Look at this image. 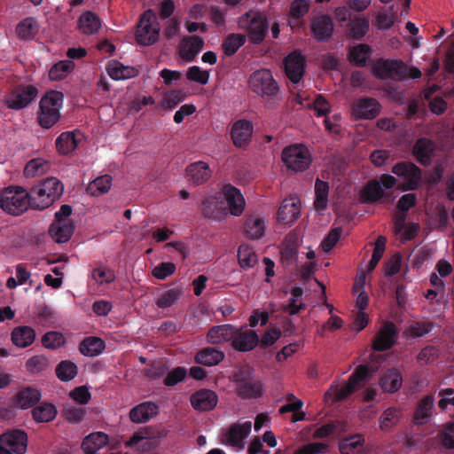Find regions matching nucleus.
<instances>
[{
    "mask_svg": "<svg viewBox=\"0 0 454 454\" xmlns=\"http://www.w3.org/2000/svg\"><path fill=\"white\" fill-rule=\"evenodd\" d=\"M32 208L44 209L59 200L64 192L62 182L57 177H48L30 189Z\"/></svg>",
    "mask_w": 454,
    "mask_h": 454,
    "instance_id": "obj_1",
    "label": "nucleus"
},
{
    "mask_svg": "<svg viewBox=\"0 0 454 454\" xmlns=\"http://www.w3.org/2000/svg\"><path fill=\"white\" fill-rule=\"evenodd\" d=\"M29 207H32L30 192L20 186H10L0 194V207L10 215H20Z\"/></svg>",
    "mask_w": 454,
    "mask_h": 454,
    "instance_id": "obj_2",
    "label": "nucleus"
},
{
    "mask_svg": "<svg viewBox=\"0 0 454 454\" xmlns=\"http://www.w3.org/2000/svg\"><path fill=\"white\" fill-rule=\"evenodd\" d=\"M63 103V94L51 90L40 100L38 122L43 129L51 128L60 118L59 110Z\"/></svg>",
    "mask_w": 454,
    "mask_h": 454,
    "instance_id": "obj_3",
    "label": "nucleus"
},
{
    "mask_svg": "<svg viewBox=\"0 0 454 454\" xmlns=\"http://www.w3.org/2000/svg\"><path fill=\"white\" fill-rule=\"evenodd\" d=\"M239 25L241 28L248 30L249 41L254 44L263 42L269 28L267 18L262 12L252 10L239 18Z\"/></svg>",
    "mask_w": 454,
    "mask_h": 454,
    "instance_id": "obj_4",
    "label": "nucleus"
},
{
    "mask_svg": "<svg viewBox=\"0 0 454 454\" xmlns=\"http://www.w3.org/2000/svg\"><path fill=\"white\" fill-rule=\"evenodd\" d=\"M391 172L403 179L398 189L403 192L418 190L422 183V170L411 161H399L395 163Z\"/></svg>",
    "mask_w": 454,
    "mask_h": 454,
    "instance_id": "obj_5",
    "label": "nucleus"
},
{
    "mask_svg": "<svg viewBox=\"0 0 454 454\" xmlns=\"http://www.w3.org/2000/svg\"><path fill=\"white\" fill-rule=\"evenodd\" d=\"M237 394L242 399L258 398L262 395V386L249 367H243L235 374Z\"/></svg>",
    "mask_w": 454,
    "mask_h": 454,
    "instance_id": "obj_6",
    "label": "nucleus"
},
{
    "mask_svg": "<svg viewBox=\"0 0 454 454\" xmlns=\"http://www.w3.org/2000/svg\"><path fill=\"white\" fill-rule=\"evenodd\" d=\"M249 87L262 98H271L278 92V85L269 69L254 71L249 77Z\"/></svg>",
    "mask_w": 454,
    "mask_h": 454,
    "instance_id": "obj_7",
    "label": "nucleus"
},
{
    "mask_svg": "<svg viewBox=\"0 0 454 454\" xmlns=\"http://www.w3.org/2000/svg\"><path fill=\"white\" fill-rule=\"evenodd\" d=\"M282 160L289 169L301 172L310 165L311 155L305 145L295 144L284 148Z\"/></svg>",
    "mask_w": 454,
    "mask_h": 454,
    "instance_id": "obj_8",
    "label": "nucleus"
},
{
    "mask_svg": "<svg viewBox=\"0 0 454 454\" xmlns=\"http://www.w3.org/2000/svg\"><path fill=\"white\" fill-rule=\"evenodd\" d=\"M160 25L151 10L146 11L141 17L136 33L138 44L150 46L159 38Z\"/></svg>",
    "mask_w": 454,
    "mask_h": 454,
    "instance_id": "obj_9",
    "label": "nucleus"
},
{
    "mask_svg": "<svg viewBox=\"0 0 454 454\" xmlns=\"http://www.w3.org/2000/svg\"><path fill=\"white\" fill-rule=\"evenodd\" d=\"M27 447V435L20 429H15L0 436V454H24Z\"/></svg>",
    "mask_w": 454,
    "mask_h": 454,
    "instance_id": "obj_10",
    "label": "nucleus"
},
{
    "mask_svg": "<svg viewBox=\"0 0 454 454\" xmlns=\"http://www.w3.org/2000/svg\"><path fill=\"white\" fill-rule=\"evenodd\" d=\"M37 94L38 90L35 85H18L5 98L4 104L9 109L20 110L31 104L37 97Z\"/></svg>",
    "mask_w": 454,
    "mask_h": 454,
    "instance_id": "obj_11",
    "label": "nucleus"
},
{
    "mask_svg": "<svg viewBox=\"0 0 454 454\" xmlns=\"http://www.w3.org/2000/svg\"><path fill=\"white\" fill-rule=\"evenodd\" d=\"M374 370L368 364H360L350 375L346 385L336 389V399L342 401L347 399L355 391H356L363 381L368 379Z\"/></svg>",
    "mask_w": 454,
    "mask_h": 454,
    "instance_id": "obj_12",
    "label": "nucleus"
},
{
    "mask_svg": "<svg viewBox=\"0 0 454 454\" xmlns=\"http://www.w3.org/2000/svg\"><path fill=\"white\" fill-rule=\"evenodd\" d=\"M372 73L380 79L403 80L406 66L402 60L379 59L372 67Z\"/></svg>",
    "mask_w": 454,
    "mask_h": 454,
    "instance_id": "obj_13",
    "label": "nucleus"
},
{
    "mask_svg": "<svg viewBox=\"0 0 454 454\" xmlns=\"http://www.w3.org/2000/svg\"><path fill=\"white\" fill-rule=\"evenodd\" d=\"M220 199L225 203L227 211L235 215H240L245 208V199L240 191L231 184H226L218 193Z\"/></svg>",
    "mask_w": 454,
    "mask_h": 454,
    "instance_id": "obj_14",
    "label": "nucleus"
},
{
    "mask_svg": "<svg viewBox=\"0 0 454 454\" xmlns=\"http://www.w3.org/2000/svg\"><path fill=\"white\" fill-rule=\"evenodd\" d=\"M398 335V329L392 322L385 323L372 341V348L375 351L382 352L390 349L395 343Z\"/></svg>",
    "mask_w": 454,
    "mask_h": 454,
    "instance_id": "obj_15",
    "label": "nucleus"
},
{
    "mask_svg": "<svg viewBox=\"0 0 454 454\" xmlns=\"http://www.w3.org/2000/svg\"><path fill=\"white\" fill-rule=\"evenodd\" d=\"M437 145L428 137H419L414 143L411 153L417 161L422 166L427 167L432 163L435 155Z\"/></svg>",
    "mask_w": 454,
    "mask_h": 454,
    "instance_id": "obj_16",
    "label": "nucleus"
},
{
    "mask_svg": "<svg viewBox=\"0 0 454 454\" xmlns=\"http://www.w3.org/2000/svg\"><path fill=\"white\" fill-rule=\"evenodd\" d=\"M380 112V105L372 98H362L356 100L352 106V114L356 120H372Z\"/></svg>",
    "mask_w": 454,
    "mask_h": 454,
    "instance_id": "obj_17",
    "label": "nucleus"
},
{
    "mask_svg": "<svg viewBox=\"0 0 454 454\" xmlns=\"http://www.w3.org/2000/svg\"><path fill=\"white\" fill-rule=\"evenodd\" d=\"M254 132L253 123L246 119L236 121L231 129V137L236 147H244L247 145Z\"/></svg>",
    "mask_w": 454,
    "mask_h": 454,
    "instance_id": "obj_18",
    "label": "nucleus"
},
{
    "mask_svg": "<svg viewBox=\"0 0 454 454\" xmlns=\"http://www.w3.org/2000/svg\"><path fill=\"white\" fill-rule=\"evenodd\" d=\"M285 71L293 83H298L305 73L304 57L297 51L287 55L285 59Z\"/></svg>",
    "mask_w": 454,
    "mask_h": 454,
    "instance_id": "obj_19",
    "label": "nucleus"
},
{
    "mask_svg": "<svg viewBox=\"0 0 454 454\" xmlns=\"http://www.w3.org/2000/svg\"><path fill=\"white\" fill-rule=\"evenodd\" d=\"M310 29L316 41L327 42L333 35V23L328 15H318L311 20Z\"/></svg>",
    "mask_w": 454,
    "mask_h": 454,
    "instance_id": "obj_20",
    "label": "nucleus"
},
{
    "mask_svg": "<svg viewBox=\"0 0 454 454\" xmlns=\"http://www.w3.org/2000/svg\"><path fill=\"white\" fill-rule=\"evenodd\" d=\"M190 401L194 410L199 411H209L216 406L218 396L213 390L201 388L191 395Z\"/></svg>",
    "mask_w": 454,
    "mask_h": 454,
    "instance_id": "obj_21",
    "label": "nucleus"
},
{
    "mask_svg": "<svg viewBox=\"0 0 454 454\" xmlns=\"http://www.w3.org/2000/svg\"><path fill=\"white\" fill-rule=\"evenodd\" d=\"M201 211L205 217L217 221H221L227 215V207L220 199L219 194L205 198L202 201Z\"/></svg>",
    "mask_w": 454,
    "mask_h": 454,
    "instance_id": "obj_22",
    "label": "nucleus"
},
{
    "mask_svg": "<svg viewBox=\"0 0 454 454\" xmlns=\"http://www.w3.org/2000/svg\"><path fill=\"white\" fill-rule=\"evenodd\" d=\"M204 46V40L199 35L184 37L178 47L180 57L187 62H192Z\"/></svg>",
    "mask_w": 454,
    "mask_h": 454,
    "instance_id": "obj_23",
    "label": "nucleus"
},
{
    "mask_svg": "<svg viewBox=\"0 0 454 454\" xmlns=\"http://www.w3.org/2000/svg\"><path fill=\"white\" fill-rule=\"evenodd\" d=\"M41 399V392L31 387L20 388L12 397V404L20 409L33 407Z\"/></svg>",
    "mask_w": 454,
    "mask_h": 454,
    "instance_id": "obj_24",
    "label": "nucleus"
},
{
    "mask_svg": "<svg viewBox=\"0 0 454 454\" xmlns=\"http://www.w3.org/2000/svg\"><path fill=\"white\" fill-rule=\"evenodd\" d=\"M159 413V406L153 402H144L132 408L129 419L134 423H145Z\"/></svg>",
    "mask_w": 454,
    "mask_h": 454,
    "instance_id": "obj_25",
    "label": "nucleus"
},
{
    "mask_svg": "<svg viewBox=\"0 0 454 454\" xmlns=\"http://www.w3.org/2000/svg\"><path fill=\"white\" fill-rule=\"evenodd\" d=\"M259 343V337L255 331L248 330L244 333L234 334L231 341L232 348L240 352H247L254 349Z\"/></svg>",
    "mask_w": 454,
    "mask_h": 454,
    "instance_id": "obj_26",
    "label": "nucleus"
},
{
    "mask_svg": "<svg viewBox=\"0 0 454 454\" xmlns=\"http://www.w3.org/2000/svg\"><path fill=\"white\" fill-rule=\"evenodd\" d=\"M251 428V421H246L241 424L234 423L231 425L224 435L230 445L233 447H239L243 440L250 434Z\"/></svg>",
    "mask_w": 454,
    "mask_h": 454,
    "instance_id": "obj_27",
    "label": "nucleus"
},
{
    "mask_svg": "<svg viewBox=\"0 0 454 454\" xmlns=\"http://www.w3.org/2000/svg\"><path fill=\"white\" fill-rule=\"evenodd\" d=\"M35 336V331L31 326L19 325L12 329L11 340L13 345L24 348L33 344Z\"/></svg>",
    "mask_w": 454,
    "mask_h": 454,
    "instance_id": "obj_28",
    "label": "nucleus"
},
{
    "mask_svg": "<svg viewBox=\"0 0 454 454\" xmlns=\"http://www.w3.org/2000/svg\"><path fill=\"white\" fill-rule=\"evenodd\" d=\"M434 402L433 395H426L418 403L413 414L415 424L424 425L429 422L433 414Z\"/></svg>",
    "mask_w": 454,
    "mask_h": 454,
    "instance_id": "obj_29",
    "label": "nucleus"
},
{
    "mask_svg": "<svg viewBox=\"0 0 454 454\" xmlns=\"http://www.w3.org/2000/svg\"><path fill=\"white\" fill-rule=\"evenodd\" d=\"M189 181L195 185H200L209 179L211 170L208 165L203 161H197L186 168Z\"/></svg>",
    "mask_w": 454,
    "mask_h": 454,
    "instance_id": "obj_30",
    "label": "nucleus"
},
{
    "mask_svg": "<svg viewBox=\"0 0 454 454\" xmlns=\"http://www.w3.org/2000/svg\"><path fill=\"white\" fill-rule=\"evenodd\" d=\"M108 435L103 432H95L86 436L82 442V449L85 454H98L97 452L108 443Z\"/></svg>",
    "mask_w": 454,
    "mask_h": 454,
    "instance_id": "obj_31",
    "label": "nucleus"
},
{
    "mask_svg": "<svg viewBox=\"0 0 454 454\" xmlns=\"http://www.w3.org/2000/svg\"><path fill=\"white\" fill-rule=\"evenodd\" d=\"M265 227L264 219L258 215H247L245 220L244 231L251 239H261L264 235Z\"/></svg>",
    "mask_w": 454,
    "mask_h": 454,
    "instance_id": "obj_32",
    "label": "nucleus"
},
{
    "mask_svg": "<svg viewBox=\"0 0 454 454\" xmlns=\"http://www.w3.org/2000/svg\"><path fill=\"white\" fill-rule=\"evenodd\" d=\"M74 230L72 222H54L49 228V234L57 243H65L70 239Z\"/></svg>",
    "mask_w": 454,
    "mask_h": 454,
    "instance_id": "obj_33",
    "label": "nucleus"
},
{
    "mask_svg": "<svg viewBox=\"0 0 454 454\" xmlns=\"http://www.w3.org/2000/svg\"><path fill=\"white\" fill-rule=\"evenodd\" d=\"M300 215V209L294 199H286L281 203L278 219L280 223L288 224L294 223Z\"/></svg>",
    "mask_w": 454,
    "mask_h": 454,
    "instance_id": "obj_34",
    "label": "nucleus"
},
{
    "mask_svg": "<svg viewBox=\"0 0 454 454\" xmlns=\"http://www.w3.org/2000/svg\"><path fill=\"white\" fill-rule=\"evenodd\" d=\"M236 333V329L231 325L213 326L207 332V340L210 343L218 344L231 340Z\"/></svg>",
    "mask_w": 454,
    "mask_h": 454,
    "instance_id": "obj_35",
    "label": "nucleus"
},
{
    "mask_svg": "<svg viewBox=\"0 0 454 454\" xmlns=\"http://www.w3.org/2000/svg\"><path fill=\"white\" fill-rule=\"evenodd\" d=\"M403 418V411L397 407L385 410L379 419L380 429L383 432L391 431Z\"/></svg>",
    "mask_w": 454,
    "mask_h": 454,
    "instance_id": "obj_36",
    "label": "nucleus"
},
{
    "mask_svg": "<svg viewBox=\"0 0 454 454\" xmlns=\"http://www.w3.org/2000/svg\"><path fill=\"white\" fill-rule=\"evenodd\" d=\"M78 27L84 35H93L101 27V20L93 12H84L78 20Z\"/></svg>",
    "mask_w": 454,
    "mask_h": 454,
    "instance_id": "obj_37",
    "label": "nucleus"
},
{
    "mask_svg": "<svg viewBox=\"0 0 454 454\" xmlns=\"http://www.w3.org/2000/svg\"><path fill=\"white\" fill-rule=\"evenodd\" d=\"M108 75L114 80H125L137 74V70L129 66H123L121 62L113 60L106 67Z\"/></svg>",
    "mask_w": 454,
    "mask_h": 454,
    "instance_id": "obj_38",
    "label": "nucleus"
},
{
    "mask_svg": "<svg viewBox=\"0 0 454 454\" xmlns=\"http://www.w3.org/2000/svg\"><path fill=\"white\" fill-rule=\"evenodd\" d=\"M224 358L223 352L215 348H204L195 356V362L204 366H214Z\"/></svg>",
    "mask_w": 454,
    "mask_h": 454,
    "instance_id": "obj_39",
    "label": "nucleus"
},
{
    "mask_svg": "<svg viewBox=\"0 0 454 454\" xmlns=\"http://www.w3.org/2000/svg\"><path fill=\"white\" fill-rule=\"evenodd\" d=\"M39 31V24L33 17L20 20L16 27V34L20 39L31 40Z\"/></svg>",
    "mask_w": 454,
    "mask_h": 454,
    "instance_id": "obj_40",
    "label": "nucleus"
},
{
    "mask_svg": "<svg viewBox=\"0 0 454 454\" xmlns=\"http://www.w3.org/2000/svg\"><path fill=\"white\" fill-rule=\"evenodd\" d=\"M403 377L401 373L395 370L391 369L386 372L380 379V387L383 390L395 393L402 387Z\"/></svg>",
    "mask_w": 454,
    "mask_h": 454,
    "instance_id": "obj_41",
    "label": "nucleus"
},
{
    "mask_svg": "<svg viewBox=\"0 0 454 454\" xmlns=\"http://www.w3.org/2000/svg\"><path fill=\"white\" fill-rule=\"evenodd\" d=\"M105 342L98 337L85 338L79 345V351L88 356H96L105 349Z\"/></svg>",
    "mask_w": 454,
    "mask_h": 454,
    "instance_id": "obj_42",
    "label": "nucleus"
},
{
    "mask_svg": "<svg viewBox=\"0 0 454 454\" xmlns=\"http://www.w3.org/2000/svg\"><path fill=\"white\" fill-rule=\"evenodd\" d=\"M303 290L301 287H293L291 290V298L288 300L286 304L283 305L282 311L293 316L300 313L301 310H304L307 308V305L304 302L298 303V300L301 298Z\"/></svg>",
    "mask_w": 454,
    "mask_h": 454,
    "instance_id": "obj_43",
    "label": "nucleus"
},
{
    "mask_svg": "<svg viewBox=\"0 0 454 454\" xmlns=\"http://www.w3.org/2000/svg\"><path fill=\"white\" fill-rule=\"evenodd\" d=\"M385 196L380 184L376 179L369 181L362 191L361 197L364 202L374 203Z\"/></svg>",
    "mask_w": 454,
    "mask_h": 454,
    "instance_id": "obj_44",
    "label": "nucleus"
},
{
    "mask_svg": "<svg viewBox=\"0 0 454 454\" xmlns=\"http://www.w3.org/2000/svg\"><path fill=\"white\" fill-rule=\"evenodd\" d=\"M57 151L61 154H68L74 151L77 146V139L74 131L61 133L55 142Z\"/></svg>",
    "mask_w": 454,
    "mask_h": 454,
    "instance_id": "obj_45",
    "label": "nucleus"
},
{
    "mask_svg": "<svg viewBox=\"0 0 454 454\" xmlns=\"http://www.w3.org/2000/svg\"><path fill=\"white\" fill-rule=\"evenodd\" d=\"M329 184L319 178L315 183V201L314 207L317 210L322 211L326 209L328 204Z\"/></svg>",
    "mask_w": 454,
    "mask_h": 454,
    "instance_id": "obj_46",
    "label": "nucleus"
},
{
    "mask_svg": "<svg viewBox=\"0 0 454 454\" xmlns=\"http://www.w3.org/2000/svg\"><path fill=\"white\" fill-rule=\"evenodd\" d=\"M55 373L59 380L67 382L76 377L78 367L70 360H63L56 366Z\"/></svg>",
    "mask_w": 454,
    "mask_h": 454,
    "instance_id": "obj_47",
    "label": "nucleus"
},
{
    "mask_svg": "<svg viewBox=\"0 0 454 454\" xmlns=\"http://www.w3.org/2000/svg\"><path fill=\"white\" fill-rule=\"evenodd\" d=\"M246 40V35L242 34L229 35L222 43L223 53L228 57L234 55L245 44Z\"/></svg>",
    "mask_w": 454,
    "mask_h": 454,
    "instance_id": "obj_48",
    "label": "nucleus"
},
{
    "mask_svg": "<svg viewBox=\"0 0 454 454\" xmlns=\"http://www.w3.org/2000/svg\"><path fill=\"white\" fill-rule=\"evenodd\" d=\"M32 415L36 422H50L55 419L57 410L53 404L43 403L32 410Z\"/></svg>",
    "mask_w": 454,
    "mask_h": 454,
    "instance_id": "obj_49",
    "label": "nucleus"
},
{
    "mask_svg": "<svg viewBox=\"0 0 454 454\" xmlns=\"http://www.w3.org/2000/svg\"><path fill=\"white\" fill-rule=\"evenodd\" d=\"M111 185L112 176L110 175H104L90 182L87 187V192L92 196H99L107 192Z\"/></svg>",
    "mask_w": 454,
    "mask_h": 454,
    "instance_id": "obj_50",
    "label": "nucleus"
},
{
    "mask_svg": "<svg viewBox=\"0 0 454 454\" xmlns=\"http://www.w3.org/2000/svg\"><path fill=\"white\" fill-rule=\"evenodd\" d=\"M370 53L371 48L367 44H359L349 51L348 60L357 67H364Z\"/></svg>",
    "mask_w": 454,
    "mask_h": 454,
    "instance_id": "obj_51",
    "label": "nucleus"
},
{
    "mask_svg": "<svg viewBox=\"0 0 454 454\" xmlns=\"http://www.w3.org/2000/svg\"><path fill=\"white\" fill-rule=\"evenodd\" d=\"M238 260L241 268H252L257 262V255L250 246L242 244L238 249Z\"/></svg>",
    "mask_w": 454,
    "mask_h": 454,
    "instance_id": "obj_52",
    "label": "nucleus"
},
{
    "mask_svg": "<svg viewBox=\"0 0 454 454\" xmlns=\"http://www.w3.org/2000/svg\"><path fill=\"white\" fill-rule=\"evenodd\" d=\"M74 67L72 60H62L51 67L49 71V77L52 81L64 79Z\"/></svg>",
    "mask_w": 454,
    "mask_h": 454,
    "instance_id": "obj_53",
    "label": "nucleus"
},
{
    "mask_svg": "<svg viewBox=\"0 0 454 454\" xmlns=\"http://www.w3.org/2000/svg\"><path fill=\"white\" fill-rule=\"evenodd\" d=\"M49 168V163L42 159L29 160L24 168V175L27 178L44 174Z\"/></svg>",
    "mask_w": 454,
    "mask_h": 454,
    "instance_id": "obj_54",
    "label": "nucleus"
},
{
    "mask_svg": "<svg viewBox=\"0 0 454 454\" xmlns=\"http://www.w3.org/2000/svg\"><path fill=\"white\" fill-rule=\"evenodd\" d=\"M42 345L48 349H57L66 343L65 336L55 331L47 332L42 337Z\"/></svg>",
    "mask_w": 454,
    "mask_h": 454,
    "instance_id": "obj_55",
    "label": "nucleus"
},
{
    "mask_svg": "<svg viewBox=\"0 0 454 454\" xmlns=\"http://www.w3.org/2000/svg\"><path fill=\"white\" fill-rule=\"evenodd\" d=\"M350 29L348 31L349 37L360 40L369 30V21L365 18H358L349 22Z\"/></svg>",
    "mask_w": 454,
    "mask_h": 454,
    "instance_id": "obj_56",
    "label": "nucleus"
},
{
    "mask_svg": "<svg viewBox=\"0 0 454 454\" xmlns=\"http://www.w3.org/2000/svg\"><path fill=\"white\" fill-rule=\"evenodd\" d=\"M364 440L361 434H354L345 438L339 444V450L341 454H354L356 450L362 446Z\"/></svg>",
    "mask_w": 454,
    "mask_h": 454,
    "instance_id": "obj_57",
    "label": "nucleus"
},
{
    "mask_svg": "<svg viewBox=\"0 0 454 454\" xmlns=\"http://www.w3.org/2000/svg\"><path fill=\"white\" fill-rule=\"evenodd\" d=\"M386 243L387 239L384 236H379L377 238L372 258L367 266L369 271L373 270L380 261L386 248Z\"/></svg>",
    "mask_w": 454,
    "mask_h": 454,
    "instance_id": "obj_58",
    "label": "nucleus"
},
{
    "mask_svg": "<svg viewBox=\"0 0 454 454\" xmlns=\"http://www.w3.org/2000/svg\"><path fill=\"white\" fill-rule=\"evenodd\" d=\"M309 8L308 0H294L290 4V17L296 20H301L309 12Z\"/></svg>",
    "mask_w": 454,
    "mask_h": 454,
    "instance_id": "obj_59",
    "label": "nucleus"
},
{
    "mask_svg": "<svg viewBox=\"0 0 454 454\" xmlns=\"http://www.w3.org/2000/svg\"><path fill=\"white\" fill-rule=\"evenodd\" d=\"M91 278L98 285L110 284L115 279L114 272L106 267H98L92 270Z\"/></svg>",
    "mask_w": 454,
    "mask_h": 454,
    "instance_id": "obj_60",
    "label": "nucleus"
},
{
    "mask_svg": "<svg viewBox=\"0 0 454 454\" xmlns=\"http://www.w3.org/2000/svg\"><path fill=\"white\" fill-rule=\"evenodd\" d=\"M181 292L177 289H169L164 292L156 301V305L160 309H167L174 305L180 298Z\"/></svg>",
    "mask_w": 454,
    "mask_h": 454,
    "instance_id": "obj_61",
    "label": "nucleus"
},
{
    "mask_svg": "<svg viewBox=\"0 0 454 454\" xmlns=\"http://www.w3.org/2000/svg\"><path fill=\"white\" fill-rule=\"evenodd\" d=\"M63 414L68 422L78 423L83 419L86 410L82 407L67 405L64 407Z\"/></svg>",
    "mask_w": 454,
    "mask_h": 454,
    "instance_id": "obj_62",
    "label": "nucleus"
},
{
    "mask_svg": "<svg viewBox=\"0 0 454 454\" xmlns=\"http://www.w3.org/2000/svg\"><path fill=\"white\" fill-rule=\"evenodd\" d=\"M187 374L185 368L178 366L170 371L164 378L163 383L167 387H174L183 381Z\"/></svg>",
    "mask_w": 454,
    "mask_h": 454,
    "instance_id": "obj_63",
    "label": "nucleus"
},
{
    "mask_svg": "<svg viewBox=\"0 0 454 454\" xmlns=\"http://www.w3.org/2000/svg\"><path fill=\"white\" fill-rule=\"evenodd\" d=\"M186 77L189 81L205 85L208 82L209 73L207 71L201 70L198 66H192L188 68Z\"/></svg>",
    "mask_w": 454,
    "mask_h": 454,
    "instance_id": "obj_64",
    "label": "nucleus"
}]
</instances>
